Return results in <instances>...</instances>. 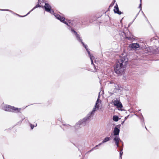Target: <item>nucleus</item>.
Here are the masks:
<instances>
[{
    "instance_id": "6ab92c4d",
    "label": "nucleus",
    "mask_w": 159,
    "mask_h": 159,
    "mask_svg": "<svg viewBox=\"0 0 159 159\" xmlns=\"http://www.w3.org/2000/svg\"><path fill=\"white\" fill-rule=\"evenodd\" d=\"M0 10H1V11H9L11 12H12L11 11L9 10H2V9H0Z\"/></svg>"
},
{
    "instance_id": "412c9836",
    "label": "nucleus",
    "mask_w": 159,
    "mask_h": 159,
    "mask_svg": "<svg viewBox=\"0 0 159 159\" xmlns=\"http://www.w3.org/2000/svg\"><path fill=\"white\" fill-rule=\"evenodd\" d=\"M128 39H130V37H127V38Z\"/></svg>"
},
{
    "instance_id": "6e6552de",
    "label": "nucleus",
    "mask_w": 159,
    "mask_h": 159,
    "mask_svg": "<svg viewBox=\"0 0 159 159\" xmlns=\"http://www.w3.org/2000/svg\"><path fill=\"white\" fill-rule=\"evenodd\" d=\"M129 47L131 48L136 49L139 48V45L138 43H134L129 45Z\"/></svg>"
},
{
    "instance_id": "f8f14e48",
    "label": "nucleus",
    "mask_w": 159,
    "mask_h": 159,
    "mask_svg": "<svg viewBox=\"0 0 159 159\" xmlns=\"http://www.w3.org/2000/svg\"><path fill=\"white\" fill-rule=\"evenodd\" d=\"M114 140L115 141L117 147H119V142L120 140V138L117 136L114 139Z\"/></svg>"
},
{
    "instance_id": "f03ea898",
    "label": "nucleus",
    "mask_w": 159,
    "mask_h": 159,
    "mask_svg": "<svg viewBox=\"0 0 159 159\" xmlns=\"http://www.w3.org/2000/svg\"><path fill=\"white\" fill-rule=\"evenodd\" d=\"M100 93H99L98 99L96 101L95 104L92 111L91 112L88 114L87 117L84 118L82 120L80 121V124L83 123V122H85L86 121H87L88 120H89L91 118V116H93L95 112L100 108V107H101L102 105V101L99 99Z\"/></svg>"
},
{
    "instance_id": "a211bd4d",
    "label": "nucleus",
    "mask_w": 159,
    "mask_h": 159,
    "mask_svg": "<svg viewBox=\"0 0 159 159\" xmlns=\"http://www.w3.org/2000/svg\"><path fill=\"white\" fill-rule=\"evenodd\" d=\"M30 126H31V129H33L34 127V126H33V125H32V124H31L30 125Z\"/></svg>"
},
{
    "instance_id": "ddd939ff",
    "label": "nucleus",
    "mask_w": 159,
    "mask_h": 159,
    "mask_svg": "<svg viewBox=\"0 0 159 159\" xmlns=\"http://www.w3.org/2000/svg\"><path fill=\"white\" fill-rule=\"evenodd\" d=\"M110 84H111L112 85L111 86L113 87L114 89H117L119 88V86L117 84H116L113 81H111L110 83Z\"/></svg>"
},
{
    "instance_id": "4be33fe9",
    "label": "nucleus",
    "mask_w": 159,
    "mask_h": 159,
    "mask_svg": "<svg viewBox=\"0 0 159 159\" xmlns=\"http://www.w3.org/2000/svg\"><path fill=\"white\" fill-rule=\"evenodd\" d=\"M93 72H94L95 71H96V70L95 69L93 71Z\"/></svg>"
},
{
    "instance_id": "0eeeda50",
    "label": "nucleus",
    "mask_w": 159,
    "mask_h": 159,
    "mask_svg": "<svg viewBox=\"0 0 159 159\" xmlns=\"http://www.w3.org/2000/svg\"><path fill=\"white\" fill-rule=\"evenodd\" d=\"M54 16L57 19L60 20L61 22L68 25V23L65 21V18L64 17H61L60 15L56 14H54Z\"/></svg>"
},
{
    "instance_id": "f3484780",
    "label": "nucleus",
    "mask_w": 159,
    "mask_h": 159,
    "mask_svg": "<svg viewBox=\"0 0 159 159\" xmlns=\"http://www.w3.org/2000/svg\"><path fill=\"white\" fill-rule=\"evenodd\" d=\"M140 0L141 3L140 4L139 6V8H140V10L141 9V0Z\"/></svg>"
},
{
    "instance_id": "423d86ee",
    "label": "nucleus",
    "mask_w": 159,
    "mask_h": 159,
    "mask_svg": "<svg viewBox=\"0 0 159 159\" xmlns=\"http://www.w3.org/2000/svg\"><path fill=\"white\" fill-rule=\"evenodd\" d=\"M114 105L116 106L117 108L122 107V105L119 100L116 99L113 102Z\"/></svg>"
},
{
    "instance_id": "dca6fc26",
    "label": "nucleus",
    "mask_w": 159,
    "mask_h": 159,
    "mask_svg": "<svg viewBox=\"0 0 159 159\" xmlns=\"http://www.w3.org/2000/svg\"><path fill=\"white\" fill-rule=\"evenodd\" d=\"M123 153V152H122V150L120 151V157L121 158V156L122 155Z\"/></svg>"
},
{
    "instance_id": "f257e3e1",
    "label": "nucleus",
    "mask_w": 159,
    "mask_h": 159,
    "mask_svg": "<svg viewBox=\"0 0 159 159\" xmlns=\"http://www.w3.org/2000/svg\"><path fill=\"white\" fill-rule=\"evenodd\" d=\"M128 61V59L125 56L120 58L117 60L114 68L115 72L117 74L121 75L123 73L124 68L126 67Z\"/></svg>"
},
{
    "instance_id": "4468645a",
    "label": "nucleus",
    "mask_w": 159,
    "mask_h": 159,
    "mask_svg": "<svg viewBox=\"0 0 159 159\" xmlns=\"http://www.w3.org/2000/svg\"><path fill=\"white\" fill-rule=\"evenodd\" d=\"M40 7V6L39 5V4L37 5H36L27 14V15L24 16H21V17H24V16H26L27 15H28V14H29V13H30L32 11H33L34 9H35L36 8H37V7Z\"/></svg>"
},
{
    "instance_id": "7ed1b4c3",
    "label": "nucleus",
    "mask_w": 159,
    "mask_h": 159,
    "mask_svg": "<svg viewBox=\"0 0 159 159\" xmlns=\"http://www.w3.org/2000/svg\"><path fill=\"white\" fill-rule=\"evenodd\" d=\"M71 31L74 33L75 35L76 36V38L79 41H80L81 42V43L82 44L83 46H84V47L86 49L89 55V57H90L91 61V64H93V60L94 59V57L93 56H92L90 54V52L89 51L88 48H87V46L86 45H85L84 44V43L82 41V40L81 39L80 35L78 34L77 33V32L74 30H71Z\"/></svg>"
},
{
    "instance_id": "5701e85b",
    "label": "nucleus",
    "mask_w": 159,
    "mask_h": 159,
    "mask_svg": "<svg viewBox=\"0 0 159 159\" xmlns=\"http://www.w3.org/2000/svg\"><path fill=\"white\" fill-rule=\"evenodd\" d=\"M39 0H38V1H39Z\"/></svg>"
},
{
    "instance_id": "9b49d317",
    "label": "nucleus",
    "mask_w": 159,
    "mask_h": 159,
    "mask_svg": "<svg viewBox=\"0 0 159 159\" xmlns=\"http://www.w3.org/2000/svg\"><path fill=\"white\" fill-rule=\"evenodd\" d=\"M119 129L117 127H115L113 133L114 135H117L119 134Z\"/></svg>"
},
{
    "instance_id": "2eb2a0df",
    "label": "nucleus",
    "mask_w": 159,
    "mask_h": 159,
    "mask_svg": "<svg viewBox=\"0 0 159 159\" xmlns=\"http://www.w3.org/2000/svg\"><path fill=\"white\" fill-rule=\"evenodd\" d=\"M118 117L117 116H114L113 118V120L115 121H117L118 120Z\"/></svg>"
},
{
    "instance_id": "9d476101",
    "label": "nucleus",
    "mask_w": 159,
    "mask_h": 159,
    "mask_svg": "<svg viewBox=\"0 0 159 159\" xmlns=\"http://www.w3.org/2000/svg\"><path fill=\"white\" fill-rule=\"evenodd\" d=\"M114 11L115 13H117L119 15H120L121 14V11H120L119 10L118 7L117 5L114 7Z\"/></svg>"
},
{
    "instance_id": "aec40b11",
    "label": "nucleus",
    "mask_w": 159,
    "mask_h": 159,
    "mask_svg": "<svg viewBox=\"0 0 159 159\" xmlns=\"http://www.w3.org/2000/svg\"><path fill=\"white\" fill-rule=\"evenodd\" d=\"M128 116H126V117H125V120H126L127 119V118H128Z\"/></svg>"
},
{
    "instance_id": "39448f33",
    "label": "nucleus",
    "mask_w": 159,
    "mask_h": 159,
    "mask_svg": "<svg viewBox=\"0 0 159 159\" xmlns=\"http://www.w3.org/2000/svg\"><path fill=\"white\" fill-rule=\"evenodd\" d=\"M44 7L46 11L50 12L52 14H53L54 11L52 9H51V6L49 4L45 3Z\"/></svg>"
},
{
    "instance_id": "20e7f679",
    "label": "nucleus",
    "mask_w": 159,
    "mask_h": 159,
    "mask_svg": "<svg viewBox=\"0 0 159 159\" xmlns=\"http://www.w3.org/2000/svg\"><path fill=\"white\" fill-rule=\"evenodd\" d=\"M2 109L6 111L11 112H19L20 109L15 108L13 107H11L9 105H5L3 104L2 105Z\"/></svg>"
},
{
    "instance_id": "1a4fd4ad",
    "label": "nucleus",
    "mask_w": 159,
    "mask_h": 159,
    "mask_svg": "<svg viewBox=\"0 0 159 159\" xmlns=\"http://www.w3.org/2000/svg\"><path fill=\"white\" fill-rule=\"evenodd\" d=\"M110 140V137H106L102 141V143H99V144L97 145H96V146L93 148L92 149V150H93V149H95V147L98 146L99 145H101L102 143H104L106 142H107L108 141H109V140Z\"/></svg>"
}]
</instances>
